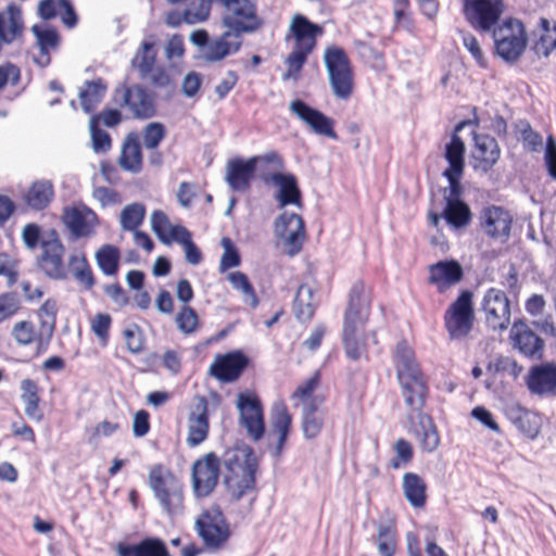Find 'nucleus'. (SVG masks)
<instances>
[{
	"label": "nucleus",
	"instance_id": "f257e3e1",
	"mask_svg": "<svg viewBox=\"0 0 556 556\" xmlns=\"http://www.w3.org/2000/svg\"><path fill=\"white\" fill-rule=\"evenodd\" d=\"M391 359L412 432L425 452H432L439 446L440 437L433 419L425 410L430 394L428 377L405 339L395 344Z\"/></svg>",
	"mask_w": 556,
	"mask_h": 556
},
{
	"label": "nucleus",
	"instance_id": "f03ea898",
	"mask_svg": "<svg viewBox=\"0 0 556 556\" xmlns=\"http://www.w3.org/2000/svg\"><path fill=\"white\" fill-rule=\"evenodd\" d=\"M222 465L223 482L231 500L240 501L256 491L260 459L252 446L237 443L228 447L222 456Z\"/></svg>",
	"mask_w": 556,
	"mask_h": 556
},
{
	"label": "nucleus",
	"instance_id": "7ed1b4c3",
	"mask_svg": "<svg viewBox=\"0 0 556 556\" xmlns=\"http://www.w3.org/2000/svg\"><path fill=\"white\" fill-rule=\"evenodd\" d=\"M148 484L162 509L169 516H176L185 509V484L169 467L154 464L148 472Z\"/></svg>",
	"mask_w": 556,
	"mask_h": 556
},
{
	"label": "nucleus",
	"instance_id": "20e7f679",
	"mask_svg": "<svg viewBox=\"0 0 556 556\" xmlns=\"http://www.w3.org/2000/svg\"><path fill=\"white\" fill-rule=\"evenodd\" d=\"M324 34V28L311 22L305 15L296 13L292 16L287 40H292V51L287 58L289 70H301L308 55L317 46V38Z\"/></svg>",
	"mask_w": 556,
	"mask_h": 556
},
{
	"label": "nucleus",
	"instance_id": "39448f33",
	"mask_svg": "<svg viewBox=\"0 0 556 556\" xmlns=\"http://www.w3.org/2000/svg\"><path fill=\"white\" fill-rule=\"evenodd\" d=\"M258 162L266 163L273 167H279L281 155L270 151L262 155H254L247 160L233 159L227 163L226 181L228 186L238 192L249 191L251 182L255 177Z\"/></svg>",
	"mask_w": 556,
	"mask_h": 556
},
{
	"label": "nucleus",
	"instance_id": "423d86ee",
	"mask_svg": "<svg viewBox=\"0 0 556 556\" xmlns=\"http://www.w3.org/2000/svg\"><path fill=\"white\" fill-rule=\"evenodd\" d=\"M496 54L507 63L517 61L523 53L528 38L523 24L517 18H507L493 29Z\"/></svg>",
	"mask_w": 556,
	"mask_h": 556
},
{
	"label": "nucleus",
	"instance_id": "0eeeda50",
	"mask_svg": "<svg viewBox=\"0 0 556 556\" xmlns=\"http://www.w3.org/2000/svg\"><path fill=\"white\" fill-rule=\"evenodd\" d=\"M195 531L208 548H220L230 536V528L219 505L204 508L195 519Z\"/></svg>",
	"mask_w": 556,
	"mask_h": 556
},
{
	"label": "nucleus",
	"instance_id": "6e6552de",
	"mask_svg": "<svg viewBox=\"0 0 556 556\" xmlns=\"http://www.w3.org/2000/svg\"><path fill=\"white\" fill-rule=\"evenodd\" d=\"M222 458L208 452L194 460L191 467V486L195 497L210 496L218 485Z\"/></svg>",
	"mask_w": 556,
	"mask_h": 556
},
{
	"label": "nucleus",
	"instance_id": "1a4fd4ad",
	"mask_svg": "<svg viewBox=\"0 0 556 556\" xmlns=\"http://www.w3.org/2000/svg\"><path fill=\"white\" fill-rule=\"evenodd\" d=\"M240 425L245 429L248 437L257 442L265 434L264 405L254 391L240 392L237 396Z\"/></svg>",
	"mask_w": 556,
	"mask_h": 556
},
{
	"label": "nucleus",
	"instance_id": "9d476101",
	"mask_svg": "<svg viewBox=\"0 0 556 556\" xmlns=\"http://www.w3.org/2000/svg\"><path fill=\"white\" fill-rule=\"evenodd\" d=\"M374 291L363 279L354 281L348 293L342 326L365 327L371 315Z\"/></svg>",
	"mask_w": 556,
	"mask_h": 556
},
{
	"label": "nucleus",
	"instance_id": "9b49d317",
	"mask_svg": "<svg viewBox=\"0 0 556 556\" xmlns=\"http://www.w3.org/2000/svg\"><path fill=\"white\" fill-rule=\"evenodd\" d=\"M65 247L55 230H51L41 239L40 254L37 257L38 268L51 279L66 278L64 264Z\"/></svg>",
	"mask_w": 556,
	"mask_h": 556
},
{
	"label": "nucleus",
	"instance_id": "f8f14e48",
	"mask_svg": "<svg viewBox=\"0 0 556 556\" xmlns=\"http://www.w3.org/2000/svg\"><path fill=\"white\" fill-rule=\"evenodd\" d=\"M479 119L476 113V109L472 111V117L458 122L454 127V134L464 131L466 128L469 129V136L475 141V157L481 162L484 170L492 168L501 156V149L497 141L489 135H478L477 127Z\"/></svg>",
	"mask_w": 556,
	"mask_h": 556
},
{
	"label": "nucleus",
	"instance_id": "ddd939ff",
	"mask_svg": "<svg viewBox=\"0 0 556 556\" xmlns=\"http://www.w3.org/2000/svg\"><path fill=\"white\" fill-rule=\"evenodd\" d=\"M226 9L225 25L241 36L242 33L256 30L262 25L256 5L251 0H217Z\"/></svg>",
	"mask_w": 556,
	"mask_h": 556
},
{
	"label": "nucleus",
	"instance_id": "4468645a",
	"mask_svg": "<svg viewBox=\"0 0 556 556\" xmlns=\"http://www.w3.org/2000/svg\"><path fill=\"white\" fill-rule=\"evenodd\" d=\"M250 365V358L241 350L218 353L208 367V375L220 383L237 382Z\"/></svg>",
	"mask_w": 556,
	"mask_h": 556
},
{
	"label": "nucleus",
	"instance_id": "2eb2a0df",
	"mask_svg": "<svg viewBox=\"0 0 556 556\" xmlns=\"http://www.w3.org/2000/svg\"><path fill=\"white\" fill-rule=\"evenodd\" d=\"M210 404L204 395H195L188 408L186 444L197 447L210 435Z\"/></svg>",
	"mask_w": 556,
	"mask_h": 556
},
{
	"label": "nucleus",
	"instance_id": "dca6fc26",
	"mask_svg": "<svg viewBox=\"0 0 556 556\" xmlns=\"http://www.w3.org/2000/svg\"><path fill=\"white\" fill-rule=\"evenodd\" d=\"M479 226L486 237L504 243L510 237L513 215L503 206L486 205L479 213Z\"/></svg>",
	"mask_w": 556,
	"mask_h": 556
},
{
	"label": "nucleus",
	"instance_id": "f3484780",
	"mask_svg": "<svg viewBox=\"0 0 556 556\" xmlns=\"http://www.w3.org/2000/svg\"><path fill=\"white\" fill-rule=\"evenodd\" d=\"M502 0H466L465 14L469 23L481 31H493L504 13Z\"/></svg>",
	"mask_w": 556,
	"mask_h": 556
},
{
	"label": "nucleus",
	"instance_id": "a211bd4d",
	"mask_svg": "<svg viewBox=\"0 0 556 556\" xmlns=\"http://www.w3.org/2000/svg\"><path fill=\"white\" fill-rule=\"evenodd\" d=\"M275 230L281 238L286 253L295 256L303 248L306 238L305 224L296 213L283 212L275 223Z\"/></svg>",
	"mask_w": 556,
	"mask_h": 556
},
{
	"label": "nucleus",
	"instance_id": "6ab92c4d",
	"mask_svg": "<svg viewBox=\"0 0 556 556\" xmlns=\"http://www.w3.org/2000/svg\"><path fill=\"white\" fill-rule=\"evenodd\" d=\"M62 220L75 238L90 237L99 225L97 213L83 202L64 207Z\"/></svg>",
	"mask_w": 556,
	"mask_h": 556
},
{
	"label": "nucleus",
	"instance_id": "aec40b11",
	"mask_svg": "<svg viewBox=\"0 0 556 556\" xmlns=\"http://www.w3.org/2000/svg\"><path fill=\"white\" fill-rule=\"evenodd\" d=\"M122 105H125L135 119H148L156 115L154 96L139 85L122 87Z\"/></svg>",
	"mask_w": 556,
	"mask_h": 556
},
{
	"label": "nucleus",
	"instance_id": "412c9836",
	"mask_svg": "<svg viewBox=\"0 0 556 556\" xmlns=\"http://www.w3.org/2000/svg\"><path fill=\"white\" fill-rule=\"evenodd\" d=\"M482 309L485 320L493 330H504L510 323V306L508 299L502 290L490 289L483 299Z\"/></svg>",
	"mask_w": 556,
	"mask_h": 556
},
{
	"label": "nucleus",
	"instance_id": "4be33fe9",
	"mask_svg": "<svg viewBox=\"0 0 556 556\" xmlns=\"http://www.w3.org/2000/svg\"><path fill=\"white\" fill-rule=\"evenodd\" d=\"M475 325L473 293L463 290L454 301V340L472 338Z\"/></svg>",
	"mask_w": 556,
	"mask_h": 556
},
{
	"label": "nucleus",
	"instance_id": "5701e85b",
	"mask_svg": "<svg viewBox=\"0 0 556 556\" xmlns=\"http://www.w3.org/2000/svg\"><path fill=\"white\" fill-rule=\"evenodd\" d=\"M290 111L302 122H304L311 129L321 136L331 139H337L338 135L334 131V121L326 116L323 112L309 106L304 101L296 99L290 103Z\"/></svg>",
	"mask_w": 556,
	"mask_h": 556
},
{
	"label": "nucleus",
	"instance_id": "b1692460",
	"mask_svg": "<svg viewBox=\"0 0 556 556\" xmlns=\"http://www.w3.org/2000/svg\"><path fill=\"white\" fill-rule=\"evenodd\" d=\"M11 337L20 346H34L37 356L45 354L52 338L39 326L38 328L30 320L16 321L11 329Z\"/></svg>",
	"mask_w": 556,
	"mask_h": 556
},
{
	"label": "nucleus",
	"instance_id": "393cba45",
	"mask_svg": "<svg viewBox=\"0 0 556 556\" xmlns=\"http://www.w3.org/2000/svg\"><path fill=\"white\" fill-rule=\"evenodd\" d=\"M293 417L283 401L274 403L270 409V434L276 435L273 455L280 457L292 431Z\"/></svg>",
	"mask_w": 556,
	"mask_h": 556
},
{
	"label": "nucleus",
	"instance_id": "a878e982",
	"mask_svg": "<svg viewBox=\"0 0 556 556\" xmlns=\"http://www.w3.org/2000/svg\"><path fill=\"white\" fill-rule=\"evenodd\" d=\"M444 156L448 162V166L444 169L443 175L448 180L450 190L444 188V203L438 201L434 195H432L428 219L429 224L433 227H438L441 218H444L446 224L452 226V140L445 143Z\"/></svg>",
	"mask_w": 556,
	"mask_h": 556
},
{
	"label": "nucleus",
	"instance_id": "bb28decb",
	"mask_svg": "<svg viewBox=\"0 0 556 556\" xmlns=\"http://www.w3.org/2000/svg\"><path fill=\"white\" fill-rule=\"evenodd\" d=\"M263 182L278 186L279 189L276 200L280 207L291 204L296 206L302 205V193L293 174L265 173L263 175Z\"/></svg>",
	"mask_w": 556,
	"mask_h": 556
},
{
	"label": "nucleus",
	"instance_id": "cd10ccee",
	"mask_svg": "<svg viewBox=\"0 0 556 556\" xmlns=\"http://www.w3.org/2000/svg\"><path fill=\"white\" fill-rule=\"evenodd\" d=\"M529 390L542 396H556V364L546 363L531 368L527 377Z\"/></svg>",
	"mask_w": 556,
	"mask_h": 556
},
{
	"label": "nucleus",
	"instance_id": "c85d7f7f",
	"mask_svg": "<svg viewBox=\"0 0 556 556\" xmlns=\"http://www.w3.org/2000/svg\"><path fill=\"white\" fill-rule=\"evenodd\" d=\"M117 163L123 170L131 174H138L142 170L143 154L138 132L130 131L126 135L122 142Z\"/></svg>",
	"mask_w": 556,
	"mask_h": 556
},
{
	"label": "nucleus",
	"instance_id": "c756f323",
	"mask_svg": "<svg viewBox=\"0 0 556 556\" xmlns=\"http://www.w3.org/2000/svg\"><path fill=\"white\" fill-rule=\"evenodd\" d=\"M510 339L513 345L521 354L528 357L542 356L544 346L543 340L536 336L525 323L517 321L513 325L510 330Z\"/></svg>",
	"mask_w": 556,
	"mask_h": 556
},
{
	"label": "nucleus",
	"instance_id": "7c9ffc66",
	"mask_svg": "<svg viewBox=\"0 0 556 556\" xmlns=\"http://www.w3.org/2000/svg\"><path fill=\"white\" fill-rule=\"evenodd\" d=\"M117 556H170L166 543L157 536H146L137 543H117Z\"/></svg>",
	"mask_w": 556,
	"mask_h": 556
},
{
	"label": "nucleus",
	"instance_id": "2f4dec72",
	"mask_svg": "<svg viewBox=\"0 0 556 556\" xmlns=\"http://www.w3.org/2000/svg\"><path fill=\"white\" fill-rule=\"evenodd\" d=\"M23 30L22 10L15 3H10L4 11L0 12V47L22 37Z\"/></svg>",
	"mask_w": 556,
	"mask_h": 556
},
{
	"label": "nucleus",
	"instance_id": "473e14b6",
	"mask_svg": "<svg viewBox=\"0 0 556 556\" xmlns=\"http://www.w3.org/2000/svg\"><path fill=\"white\" fill-rule=\"evenodd\" d=\"M363 326H342V345L345 356L357 362L368 359L367 334L361 330Z\"/></svg>",
	"mask_w": 556,
	"mask_h": 556
},
{
	"label": "nucleus",
	"instance_id": "72a5a7b5",
	"mask_svg": "<svg viewBox=\"0 0 556 556\" xmlns=\"http://www.w3.org/2000/svg\"><path fill=\"white\" fill-rule=\"evenodd\" d=\"M506 416L528 438L534 439L539 435L541 418L536 413L526 409L519 404H511L506 407Z\"/></svg>",
	"mask_w": 556,
	"mask_h": 556
},
{
	"label": "nucleus",
	"instance_id": "f704fd0d",
	"mask_svg": "<svg viewBox=\"0 0 556 556\" xmlns=\"http://www.w3.org/2000/svg\"><path fill=\"white\" fill-rule=\"evenodd\" d=\"M315 290L307 283H301L292 301V312L298 321L304 324L311 321L317 309L314 300Z\"/></svg>",
	"mask_w": 556,
	"mask_h": 556
},
{
	"label": "nucleus",
	"instance_id": "c9c22d12",
	"mask_svg": "<svg viewBox=\"0 0 556 556\" xmlns=\"http://www.w3.org/2000/svg\"><path fill=\"white\" fill-rule=\"evenodd\" d=\"M241 36L230 29L225 31L218 38L211 40L204 51V55L210 61H219L225 56L239 50L241 46Z\"/></svg>",
	"mask_w": 556,
	"mask_h": 556
},
{
	"label": "nucleus",
	"instance_id": "e433bc0d",
	"mask_svg": "<svg viewBox=\"0 0 556 556\" xmlns=\"http://www.w3.org/2000/svg\"><path fill=\"white\" fill-rule=\"evenodd\" d=\"M54 198V187L49 180H37L30 185L24 201L34 211L47 208Z\"/></svg>",
	"mask_w": 556,
	"mask_h": 556
},
{
	"label": "nucleus",
	"instance_id": "4c0bfd02",
	"mask_svg": "<svg viewBox=\"0 0 556 556\" xmlns=\"http://www.w3.org/2000/svg\"><path fill=\"white\" fill-rule=\"evenodd\" d=\"M21 399L25 405L24 412L28 418L35 421L43 419V413L40 409V388L38 383L29 378L21 381Z\"/></svg>",
	"mask_w": 556,
	"mask_h": 556
},
{
	"label": "nucleus",
	"instance_id": "58836bf2",
	"mask_svg": "<svg viewBox=\"0 0 556 556\" xmlns=\"http://www.w3.org/2000/svg\"><path fill=\"white\" fill-rule=\"evenodd\" d=\"M402 489L405 498L414 508H424L427 503V484L415 472H406L403 476Z\"/></svg>",
	"mask_w": 556,
	"mask_h": 556
},
{
	"label": "nucleus",
	"instance_id": "ea45409f",
	"mask_svg": "<svg viewBox=\"0 0 556 556\" xmlns=\"http://www.w3.org/2000/svg\"><path fill=\"white\" fill-rule=\"evenodd\" d=\"M94 258L104 276H117L121 264V250L116 245L110 243L102 244L96 251Z\"/></svg>",
	"mask_w": 556,
	"mask_h": 556
},
{
	"label": "nucleus",
	"instance_id": "a19ab883",
	"mask_svg": "<svg viewBox=\"0 0 556 556\" xmlns=\"http://www.w3.org/2000/svg\"><path fill=\"white\" fill-rule=\"evenodd\" d=\"M321 383L320 370H315L311 377L302 381L291 394V400L301 402L303 406L311 405L312 403L321 404L323 396H316L314 393Z\"/></svg>",
	"mask_w": 556,
	"mask_h": 556
},
{
	"label": "nucleus",
	"instance_id": "79ce46f5",
	"mask_svg": "<svg viewBox=\"0 0 556 556\" xmlns=\"http://www.w3.org/2000/svg\"><path fill=\"white\" fill-rule=\"evenodd\" d=\"M210 3L202 0L198 11L195 12L189 9H186L182 13L176 10L167 12L165 16V23L170 27H179L182 23L195 24L204 22L210 16Z\"/></svg>",
	"mask_w": 556,
	"mask_h": 556
},
{
	"label": "nucleus",
	"instance_id": "37998d69",
	"mask_svg": "<svg viewBox=\"0 0 556 556\" xmlns=\"http://www.w3.org/2000/svg\"><path fill=\"white\" fill-rule=\"evenodd\" d=\"M318 406L315 403L303 406L301 428L303 435L307 440L316 439L323 431L325 420L321 415L317 414Z\"/></svg>",
	"mask_w": 556,
	"mask_h": 556
},
{
	"label": "nucleus",
	"instance_id": "c03bdc74",
	"mask_svg": "<svg viewBox=\"0 0 556 556\" xmlns=\"http://www.w3.org/2000/svg\"><path fill=\"white\" fill-rule=\"evenodd\" d=\"M227 280L230 282L235 290L241 292L244 303L248 304L252 309H255L258 306V295L247 274L239 270L231 271L228 274Z\"/></svg>",
	"mask_w": 556,
	"mask_h": 556
},
{
	"label": "nucleus",
	"instance_id": "a18cd8bd",
	"mask_svg": "<svg viewBox=\"0 0 556 556\" xmlns=\"http://www.w3.org/2000/svg\"><path fill=\"white\" fill-rule=\"evenodd\" d=\"M31 30L36 36L40 47L41 58L45 59V61L39 60L38 64L40 66H47L50 62L49 49H54L58 47L60 36L54 28H42L39 25H34Z\"/></svg>",
	"mask_w": 556,
	"mask_h": 556
},
{
	"label": "nucleus",
	"instance_id": "49530a36",
	"mask_svg": "<svg viewBox=\"0 0 556 556\" xmlns=\"http://www.w3.org/2000/svg\"><path fill=\"white\" fill-rule=\"evenodd\" d=\"M428 282L440 293L452 287V260L441 261L429 266Z\"/></svg>",
	"mask_w": 556,
	"mask_h": 556
},
{
	"label": "nucleus",
	"instance_id": "de8ad7c7",
	"mask_svg": "<svg viewBox=\"0 0 556 556\" xmlns=\"http://www.w3.org/2000/svg\"><path fill=\"white\" fill-rule=\"evenodd\" d=\"M157 49L155 41L144 39L138 47L132 60L134 70H154L156 64Z\"/></svg>",
	"mask_w": 556,
	"mask_h": 556
},
{
	"label": "nucleus",
	"instance_id": "09e8293b",
	"mask_svg": "<svg viewBox=\"0 0 556 556\" xmlns=\"http://www.w3.org/2000/svg\"><path fill=\"white\" fill-rule=\"evenodd\" d=\"M540 26L542 28V34L534 41L532 50L539 58H546L554 49H556V26L551 27V24L546 18L540 20Z\"/></svg>",
	"mask_w": 556,
	"mask_h": 556
},
{
	"label": "nucleus",
	"instance_id": "8fccbe9b",
	"mask_svg": "<svg viewBox=\"0 0 556 556\" xmlns=\"http://www.w3.org/2000/svg\"><path fill=\"white\" fill-rule=\"evenodd\" d=\"M144 217L146 207L143 204L138 202L127 204L119 215L121 227L126 231H135L142 225Z\"/></svg>",
	"mask_w": 556,
	"mask_h": 556
},
{
	"label": "nucleus",
	"instance_id": "3c124183",
	"mask_svg": "<svg viewBox=\"0 0 556 556\" xmlns=\"http://www.w3.org/2000/svg\"><path fill=\"white\" fill-rule=\"evenodd\" d=\"M377 547L380 556H394L397 547V531L395 526H379L377 533Z\"/></svg>",
	"mask_w": 556,
	"mask_h": 556
},
{
	"label": "nucleus",
	"instance_id": "603ef678",
	"mask_svg": "<svg viewBox=\"0 0 556 556\" xmlns=\"http://www.w3.org/2000/svg\"><path fill=\"white\" fill-rule=\"evenodd\" d=\"M105 89L106 86L101 80L86 83L85 88L79 93L81 106L86 112L90 113L96 109Z\"/></svg>",
	"mask_w": 556,
	"mask_h": 556
},
{
	"label": "nucleus",
	"instance_id": "864d4df0",
	"mask_svg": "<svg viewBox=\"0 0 556 556\" xmlns=\"http://www.w3.org/2000/svg\"><path fill=\"white\" fill-rule=\"evenodd\" d=\"M150 74V72H142ZM151 85L155 91L164 99H170L175 96L177 84L169 72H151Z\"/></svg>",
	"mask_w": 556,
	"mask_h": 556
},
{
	"label": "nucleus",
	"instance_id": "5fc2aeb1",
	"mask_svg": "<svg viewBox=\"0 0 556 556\" xmlns=\"http://www.w3.org/2000/svg\"><path fill=\"white\" fill-rule=\"evenodd\" d=\"M333 93L341 99H349L354 88L353 72H329Z\"/></svg>",
	"mask_w": 556,
	"mask_h": 556
},
{
	"label": "nucleus",
	"instance_id": "6e6d98bb",
	"mask_svg": "<svg viewBox=\"0 0 556 556\" xmlns=\"http://www.w3.org/2000/svg\"><path fill=\"white\" fill-rule=\"evenodd\" d=\"M58 306L53 299L46 300L37 311L39 326L52 338L56 326Z\"/></svg>",
	"mask_w": 556,
	"mask_h": 556
},
{
	"label": "nucleus",
	"instance_id": "4d7b16f0",
	"mask_svg": "<svg viewBox=\"0 0 556 556\" xmlns=\"http://www.w3.org/2000/svg\"><path fill=\"white\" fill-rule=\"evenodd\" d=\"M175 320L178 329L185 334H191L200 327L199 315L190 305L181 306Z\"/></svg>",
	"mask_w": 556,
	"mask_h": 556
},
{
	"label": "nucleus",
	"instance_id": "13d9d810",
	"mask_svg": "<svg viewBox=\"0 0 556 556\" xmlns=\"http://www.w3.org/2000/svg\"><path fill=\"white\" fill-rule=\"evenodd\" d=\"M220 244L224 252L219 262V271L224 273L238 267L241 264V256L232 240L229 237H223Z\"/></svg>",
	"mask_w": 556,
	"mask_h": 556
},
{
	"label": "nucleus",
	"instance_id": "bf43d9fd",
	"mask_svg": "<svg viewBox=\"0 0 556 556\" xmlns=\"http://www.w3.org/2000/svg\"><path fill=\"white\" fill-rule=\"evenodd\" d=\"M165 137L166 128L160 122H151L142 130L143 146L148 150H155Z\"/></svg>",
	"mask_w": 556,
	"mask_h": 556
},
{
	"label": "nucleus",
	"instance_id": "052dcab7",
	"mask_svg": "<svg viewBox=\"0 0 556 556\" xmlns=\"http://www.w3.org/2000/svg\"><path fill=\"white\" fill-rule=\"evenodd\" d=\"M473 214L467 203L460 200V193L454 194V230L465 229L471 225Z\"/></svg>",
	"mask_w": 556,
	"mask_h": 556
},
{
	"label": "nucleus",
	"instance_id": "680f3d73",
	"mask_svg": "<svg viewBox=\"0 0 556 556\" xmlns=\"http://www.w3.org/2000/svg\"><path fill=\"white\" fill-rule=\"evenodd\" d=\"M327 70H350V61L344 49L338 46L327 47L324 53Z\"/></svg>",
	"mask_w": 556,
	"mask_h": 556
},
{
	"label": "nucleus",
	"instance_id": "e2e57ef3",
	"mask_svg": "<svg viewBox=\"0 0 556 556\" xmlns=\"http://www.w3.org/2000/svg\"><path fill=\"white\" fill-rule=\"evenodd\" d=\"M111 326L112 317L108 313H98L91 319V331L96 334L103 346L109 343Z\"/></svg>",
	"mask_w": 556,
	"mask_h": 556
},
{
	"label": "nucleus",
	"instance_id": "0e129e2a",
	"mask_svg": "<svg viewBox=\"0 0 556 556\" xmlns=\"http://www.w3.org/2000/svg\"><path fill=\"white\" fill-rule=\"evenodd\" d=\"M395 456L390 460L392 469H399L408 465L414 457L412 444L405 439H399L394 444Z\"/></svg>",
	"mask_w": 556,
	"mask_h": 556
},
{
	"label": "nucleus",
	"instance_id": "69168bd1",
	"mask_svg": "<svg viewBox=\"0 0 556 556\" xmlns=\"http://www.w3.org/2000/svg\"><path fill=\"white\" fill-rule=\"evenodd\" d=\"M21 309V302L16 293L4 292L0 294V324L13 317Z\"/></svg>",
	"mask_w": 556,
	"mask_h": 556
},
{
	"label": "nucleus",
	"instance_id": "338daca9",
	"mask_svg": "<svg viewBox=\"0 0 556 556\" xmlns=\"http://www.w3.org/2000/svg\"><path fill=\"white\" fill-rule=\"evenodd\" d=\"M152 230L157 238L164 243L168 244V233L173 227L167 215L163 211H154L151 215Z\"/></svg>",
	"mask_w": 556,
	"mask_h": 556
},
{
	"label": "nucleus",
	"instance_id": "774afa93",
	"mask_svg": "<svg viewBox=\"0 0 556 556\" xmlns=\"http://www.w3.org/2000/svg\"><path fill=\"white\" fill-rule=\"evenodd\" d=\"M517 131L520 134V139L523 144L530 150L535 151L542 143V137L533 131L532 127L527 121H519L516 124Z\"/></svg>",
	"mask_w": 556,
	"mask_h": 556
}]
</instances>
